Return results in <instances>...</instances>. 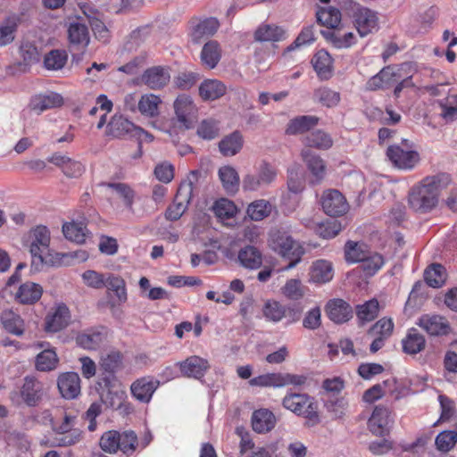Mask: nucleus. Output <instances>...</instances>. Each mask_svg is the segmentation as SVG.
<instances>
[{"instance_id": "f257e3e1", "label": "nucleus", "mask_w": 457, "mask_h": 457, "mask_svg": "<svg viewBox=\"0 0 457 457\" xmlns=\"http://www.w3.org/2000/svg\"><path fill=\"white\" fill-rule=\"evenodd\" d=\"M447 174L426 178L421 184L414 187L409 194V205L415 212L426 213L438 203L441 190L449 184Z\"/></svg>"}, {"instance_id": "f03ea898", "label": "nucleus", "mask_w": 457, "mask_h": 457, "mask_svg": "<svg viewBox=\"0 0 457 457\" xmlns=\"http://www.w3.org/2000/svg\"><path fill=\"white\" fill-rule=\"evenodd\" d=\"M29 238L32 269L38 271L44 265H55L60 262L59 258L54 260L50 253V232L46 226H37L31 229Z\"/></svg>"}, {"instance_id": "7ed1b4c3", "label": "nucleus", "mask_w": 457, "mask_h": 457, "mask_svg": "<svg viewBox=\"0 0 457 457\" xmlns=\"http://www.w3.org/2000/svg\"><path fill=\"white\" fill-rule=\"evenodd\" d=\"M269 245L281 257L289 260V263L285 266L284 270L295 268L304 254L303 247L282 229H272L270 232Z\"/></svg>"}, {"instance_id": "20e7f679", "label": "nucleus", "mask_w": 457, "mask_h": 457, "mask_svg": "<svg viewBox=\"0 0 457 457\" xmlns=\"http://www.w3.org/2000/svg\"><path fill=\"white\" fill-rule=\"evenodd\" d=\"M282 403L286 409L298 416L304 417L307 420L306 425L308 427L320 423L318 404L315 400L307 394H288L284 397Z\"/></svg>"}, {"instance_id": "39448f33", "label": "nucleus", "mask_w": 457, "mask_h": 457, "mask_svg": "<svg viewBox=\"0 0 457 457\" xmlns=\"http://www.w3.org/2000/svg\"><path fill=\"white\" fill-rule=\"evenodd\" d=\"M44 395L43 384L34 377L27 376L19 390H12L9 399L15 406L25 404L29 407L37 406Z\"/></svg>"}, {"instance_id": "423d86ee", "label": "nucleus", "mask_w": 457, "mask_h": 457, "mask_svg": "<svg viewBox=\"0 0 457 457\" xmlns=\"http://www.w3.org/2000/svg\"><path fill=\"white\" fill-rule=\"evenodd\" d=\"M200 174L199 170H192L188 179L179 185L175 195L174 204L169 206L166 210L165 217L167 220H178L183 215L193 196L194 182L198 180Z\"/></svg>"}, {"instance_id": "0eeeda50", "label": "nucleus", "mask_w": 457, "mask_h": 457, "mask_svg": "<svg viewBox=\"0 0 457 457\" xmlns=\"http://www.w3.org/2000/svg\"><path fill=\"white\" fill-rule=\"evenodd\" d=\"M179 127L184 129L194 128L197 118V108L192 98L187 95H179L173 104Z\"/></svg>"}, {"instance_id": "6e6552de", "label": "nucleus", "mask_w": 457, "mask_h": 457, "mask_svg": "<svg viewBox=\"0 0 457 457\" xmlns=\"http://www.w3.org/2000/svg\"><path fill=\"white\" fill-rule=\"evenodd\" d=\"M170 68L168 66L150 67L143 72L141 82L152 90L162 89L170 80Z\"/></svg>"}, {"instance_id": "1a4fd4ad", "label": "nucleus", "mask_w": 457, "mask_h": 457, "mask_svg": "<svg viewBox=\"0 0 457 457\" xmlns=\"http://www.w3.org/2000/svg\"><path fill=\"white\" fill-rule=\"evenodd\" d=\"M321 205L324 212L332 217L342 216L349 209L346 199L337 189H329L323 193Z\"/></svg>"}, {"instance_id": "9d476101", "label": "nucleus", "mask_w": 457, "mask_h": 457, "mask_svg": "<svg viewBox=\"0 0 457 457\" xmlns=\"http://www.w3.org/2000/svg\"><path fill=\"white\" fill-rule=\"evenodd\" d=\"M386 156L394 166L403 170L412 169L420 161L418 152L409 149L405 150L399 145H390L387 148Z\"/></svg>"}, {"instance_id": "9b49d317", "label": "nucleus", "mask_w": 457, "mask_h": 457, "mask_svg": "<svg viewBox=\"0 0 457 457\" xmlns=\"http://www.w3.org/2000/svg\"><path fill=\"white\" fill-rule=\"evenodd\" d=\"M220 28V21L214 17L195 20L192 22L190 38L194 44H200L212 37Z\"/></svg>"}, {"instance_id": "f8f14e48", "label": "nucleus", "mask_w": 457, "mask_h": 457, "mask_svg": "<svg viewBox=\"0 0 457 457\" xmlns=\"http://www.w3.org/2000/svg\"><path fill=\"white\" fill-rule=\"evenodd\" d=\"M325 312L328 319L336 324L345 323L353 316L352 306L341 298L329 300L325 305Z\"/></svg>"}, {"instance_id": "ddd939ff", "label": "nucleus", "mask_w": 457, "mask_h": 457, "mask_svg": "<svg viewBox=\"0 0 457 457\" xmlns=\"http://www.w3.org/2000/svg\"><path fill=\"white\" fill-rule=\"evenodd\" d=\"M108 133L114 137H122L127 135L140 137L145 130L122 115L115 114L108 123Z\"/></svg>"}, {"instance_id": "4468645a", "label": "nucleus", "mask_w": 457, "mask_h": 457, "mask_svg": "<svg viewBox=\"0 0 457 457\" xmlns=\"http://www.w3.org/2000/svg\"><path fill=\"white\" fill-rule=\"evenodd\" d=\"M68 38L71 52H84L90 42L89 31L87 25L79 21L71 22L68 28Z\"/></svg>"}, {"instance_id": "2eb2a0df", "label": "nucleus", "mask_w": 457, "mask_h": 457, "mask_svg": "<svg viewBox=\"0 0 457 457\" xmlns=\"http://www.w3.org/2000/svg\"><path fill=\"white\" fill-rule=\"evenodd\" d=\"M62 104L63 98L60 94L49 91L33 96L29 101V108L37 114H40L46 110L60 107Z\"/></svg>"}, {"instance_id": "dca6fc26", "label": "nucleus", "mask_w": 457, "mask_h": 457, "mask_svg": "<svg viewBox=\"0 0 457 457\" xmlns=\"http://www.w3.org/2000/svg\"><path fill=\"white\" fill-rule=\"evenodd\" d=\"M390 412L384 406H376L371 417L369 419L368 426L370 431L378 436H385L390 428Z\"/></svg>"}, {"instance_id": "f3484780", "label": "nucleus", "mask_w": 457, "mask_h": 457, "mask_svg": "<svg viewBox=\"0 0 457 457\" xmlns=\"http://www.w3.org/2000/svg\"><path fill=\"white\" fill-rule=\"evenodd\" d=\"M57 386L65 399H74L80 394V378L76 372H66L60 375Z\"/></svg>"}, {"instance_id": "a211bd4d", "label": "nucleus", "mask_w": 457, "mask_h": 457, "mask_svg": "<svg viewBox=\"0 0 457 457\" xmlns=\"http://www.w3.org/2000/svg\"><path fill=\"white\" fill-rule=\"evenodd\" d=\"M354 21L361 37H365L371 33L378 26L376 12L368 8L358 9L354 12Z\"/></svg>"}, {"instance_id": "6ab92c4d", "label": "nucleus", "mask_w": 457, "mask_h": 457, "mask_svg": "<svg viewBox=\"0 0 457 457\" xmlns=\"http://www.w3.org/2000/svg\"><path fill=\"white\" fill-rule=\"evenodd\" d=\"M159 383L148 378H141L134 381L130 386V391L135 399L140 403H147L152 399L154 391Z\"/></svg>"}, {"instance_id": "aec40b11", "label": "nucleus", "mask_w": 457, "mask_h": 457, "mask_svg": "<svg viewBox=\"0 0 457 457\" xmlns=\"http://www.w3.org/2000/svg\"><path fill=\"white\" fill-rule=\"evenodd\" d=\"M303 161L314 178L315 183H320L326 174V165L321 157L313 153L310 148H304L301 153Z\"/></svg>"}, {"instance_id": "412c9836", "label": "nucleus", "mask_w": 457, "mask_h": 457, "mask_svg": "<svg viewBox=\"0 0 457 457\" xmlns=\"http://www.w3.org/2000/svg\"><path fill=\"white\" fill-rule=\"evenodd\" d=\"M418 325L431 336L446 335L450 329L446 319L439 315H423Z\"/></svg>"}, {"instance_id": "4be33fe9", "label": "nucleus", "mask_w": 457, "mask_h": 457, "mask_svg": "<svg viewBox=\"0 0 457 457\" xmlns=\"http://www.w3.org/2000/svg\"><path fill=\"white\" fill-rule=\"evenodd\" d=\"M180 370L186 377L201 378L209 369L208 361L199 356H190L179 362Z\"/></svg>"}, {"instance_id": "5701e85b", "label": "nucleus", "mask_w": 457, "mask_h": 457, "mask_svg": "<svg viewBox=\"0 0 457 457\" xmlns=\"http://www.w3.org/2000/svg\"><path fill=\"white\" fill-rule=\"evenodd\" d=\"M71 320L70 311L65 304H60L52 314L46 318V329L50 332H58L66 328Z\"/></svg>"}, {"instance_id": "b1692460", "label": "nucleus", "mask_w": 457, "mask_h": 457, "mask_svg": "<svg viewBox=\"0 0 457 457\" xmlns=\"http://www.w3.org/2000/svg\"><path fill=\"white\" fill-rule=\"evenodd\" d=\"M42 294L43 288L39 284L28 281L19 287L15 300L21 304H34L41 298Z\"/></svg>"}, {"instance_id": "393cba45", "label": "nucleus", "mask_w": 457, "mask_h": 457, "mask_svg": "<svg viewBox=\"0 0 457 457\" xmlns=\"http://www.w3.org/2000/svg\"><path fill=\"white\" fill-rule=\"evenodd\" d=\"M105 339L104 328L87 329L76 337V343L87 350L98 348Z\"/></svg>"}, {"instance_id": "a878e982", "label": "nucleus", "mask_w": 457, "mask_h": 457, "mask_svg": "<svg viewBox=\"0 0 457 457\" xmlns=\"http://www.w3.org/2000/svg\"><path fill=\"white\" fill-rule=\"evenodd\" d=\"M1 323L4 328L10 334L21 337L25 331V322L23 319L12 310H4L0 316Z\"/></svg>"}, {"instance_id": "bb28decb", "label": "nucleus", "mask_w": 457, "mask_h": 457, "mask_svg": "<svg viewBox=\"0 0 457 457\" xmlns=\"http://www.w3.org/2000/svg\"><path fill=\"white\" fill-rule=\"evenodd\" d=\"M319 121V118L311 115L297 116L289 120L286 129L287 135L303 134L313 129Z\"/></svg>"}, {"instance_id": "cd10ccee", "label": "nucleus", "mask_w": 457, "mask_h": 457, "mask_svg": "<svg viewBox=\"0 0 457 457\" xmlns=\"http://www.w3.org/2000/svg\"><path fill=\"white\" fill-rule=\"evenodd\" d=\"M309 280L317 284H324L333 278L332 264L325 260L314 262L309 273Z\"/></svg>"}, {"instance_id": "c85d7f7f", "label": "nucleus", "mask_w": 457, "mask_h": 457, "mask_svg": "<svg viewBox=\"0 0 457 457\" xmlns=\"http://www.w3.org/2000/svg\"><path fill=\"white\" fill-rule=\"evenodd\" d=\"M276 423L274 414L266 409L254 411L252 415V427L257 433L270 431Z\"/></svg>"}, {"instance_id": "c756f323", "label": "nucleus", "mask_w": 457, "mask_h": 457, "mask_svg": "<svg viewBox=\"0 0 457 457\" xmlns=\"http://www.w3.org/2000/svg\"><path fill=\"white\" fill-rule=\"evenodd\" d=\"M403 351L407 354H417L423 351L426 346V340L422 334L416 328H411L406 337L402 340Z\"/></svg>"}, {"instance_id": "7c9ffc66", "label": "nucleus", "mask_w": 457, "mask_h": 457, "mask_svg": "<svg viewBox=\"0 0 457 457\" xmlns=\"http://www.w3.org/2000/svg\"><path fill=\"white\" fill-rule=\"evenodd\" d=\"M200 58L203 65L208 69L215 68L221 58L220 44L216 40L206 42L203 46Z\"/></svg>"}, {"instance_id": "2f4dec72", "label": "nucleus", "mask_w": 457, "mask_h": 457, "mask_svg": "<svg viewBox=\"0 0 457 457\" xmlns=\"http://www.w3.org/2000/svg\"><path fill=\"white\" fill-rule=\"evenodd\" d=\"M223 188L228 194H236L239 189L240 179L235 168L229 165L222 166L218 171Z\"/></svg>"}, {"instance_id": "473e14b6", "label": "nucleus", "mask_w": 457, "mask_h": 457, "mask_svg": "<svg viewBox=\"0 0 457 457\" xmlns=\"http://www.w3.org/2000/svg\"><path fill=\"white\" fill-rule=\"evenodd\" d=\"M447 278L445 268L440 263H432L424 271V279L428 286L439 288L445 285Z\"/></svg>"}, {"instance_id": "72a5a7b5", "label": "nucleus", "mask_w": 457, "mask_h": 457, "mask_svg": "<svg viewBox=\"0 0 457 457\" xmlns=\"http://www.w3.org/2000/svg\"><path fill=\"white\" fill-rule=\"evenodd\" d=\"M237 258L240 264L247 269H258L262 263L261 252L252 245H247L242 248L238 253Z\"/></svg>"}, {"instance_id": "f704fd0d", "label": "nucleus", "mask_w": 457, "mask_h": 457, "mask_svg": "<svg viewBox=\"0 0 457 457\" xmlns=\"http://www.w3.org/2000/svg\"><path fill=\"white\" fill-rule=\"evenodd\" d=\"M226 93V86L217 79H206L199 87V95L204 100H215Z\"/></svg>"}, {"instance_id": "c9c22d12", "label": "nucleus", "mask_w": 457, "mask_h": 457, "mask_svg": "<svg viewBox=\"0 0 457 457\" xmlns=\"http://www.w3.org/2000/svg\"><path fill=\"white\" fill-rule=\"evenodd\" d=\"M317 22L328 29H337L341 21V12L335 7H320L316 12Z\"/></svg>"}, {"instance_id": "e433bc0d", "label": "nucleus", "mask_w": 457, "mask_h": 457, "mask_svg": "<svg viewBox=\"0 0 457 457\" xmlns=\"http://www.w3.org/2000/svg\"><path fill=\"white\" fill-rule=\"evenodd\" d=\"M162 104L161 98L154 94H145L141 96L137 102V110L146 117H156L159 114V104Z\"/></svg>"}, {"instance_id": "4c0bfd02", "label": "nucleus", "mask_w": 457, "mask_h": 457, "mask_svg": "<svg viewBox=\"0 0 457 457\" xmlns=\"http://www.w3.org/2000/svg\"><path fill=\"white\" fill-rule=\"evenodd\" d=\"M379 303L377 299L367 301L363 304L356 307V316L359 320V326H363L366 322L372 321L378 315Z\"/></svg>"}, {"instance_id": "58836bf2", "label": "nucleus", "mask_w": 457, "mask_h": 457, "mask_svg": "<svg viewBox=\"0 0 457 457\" xmlns=\"http://www.w3.org/2000/svg\"><path fill=\"white\" fill-rule=\"evenodd\" d=\"M243 146V137L238 131H235L225 137L220 143V153L225 156L237 154Z\"/></svg>"}, {"instance_id": "ea45409f", "label": "nucleus", "mask_w": 457, "mask_h": 457, "mask_svg": "<svg viewBox=\"0 0 457 457\" xmlns=\"http://www.w3.org/2000/svg\"><path fill=\"white\" fill-rule=\"evenodd\" d=\"M106 187L112 189L122 199L125 207L129 212L134 213L133 204L136 196L135 191L126 183H107Z\"/></svg>"}, {"instance_id": "a19ab883", "label": "nucleus", "mask_w": 457, "mask_h": 457, "mask_svg": "<svg viewBox=\"0 0 457 457\" xmlns=\"http://www.w3.org/2000/svg\"><path fill=\"white\" fill-rule=\"evenodd\" d=\"M285 37V30L275 25H262L258 28L254 33L256 41L268 42V41H280Z\"/></svg>"}, {"instance_id": "79ce46f5", "label": "nucleus", "mask_w": 457, "mask_h": 457, "mask_svg": "<svg viewBox=\"0 0 457 457\" xmlns=\"http://www.w3.org/2000/svg\"><path fill=\"white\" fill-rule=\"evenodd\" d=\"M87 229L84 222L65 223L62 226V233L64 237L72 242L82 244L86 241Z\"/></svg>"}, {"instance_id": "37998d69", "label": "nucleus", "mask_w": 457, "mask_h": 457, "mask_svg": "<svg viewBox=\"0 0 457 457\" xmlns=\"http://www.w3.org/2000/svg\"><path fill=\"white\" fill-rule=\"evenodd\" d=\"M321 35L330 41L337 48H347L353 44L354 35L353 32L341 34L340 29L320 30Z\"/></svg>"}, {"instance_id": "c03bdc74", "label": "nucleus", "mask_w": 457, "mask_h": 457, "mask_svg": "<svg viewBox=\"0 0 457 457\" xmlns=\"http://www.w3.org/2000/svg\"><path fill=\"white\" fill-rule=\"evenodd\" d=\"M367 245L353 241H348L345 246V259L349 262H361L369 256Z\"/></svg>"}, {"instance_id": "a18cd8bd", "label": "nucleus", "mask_w": 457, "mask_h": 457, "mask_svg": "<svg viewBox=\"0 0 457 457\" xmlns=\"http://www.w3.org/2000/svg\"><path fill=\"white\" fill-rule=\"evenodd\" d=\"M312 64L317 74L322 79H328L331 72V57L326 51H319L312 59Z\"/></svg>"}, {"instance_id": "49530a36", "label": "nucleus", "mask_w": 457, "mask_h": 457, "mask_svg": "<svg viewBox=\"0 0 457 457\" xmlns=\"http://www.w3.org/2000/svg\"><path fill=\"white\" fill-rule=\"evenodd\" d=\"M287 188L294 194H298L304 188V177L298 164H294L287 170Z\"/></svg>"}, {"instance_id": "de8ad7c7", "label": "nucleus", "mask_w": 457, "mask_h": 457, "mask_svg": "<svg viewBox=\"0 0 457 457\" xmlns=\"http://www.w3.org/2000/svg\"><path fill=\"white\" fill-rule=\"evenodd\" d=\"M58 361L57 354L54 350H44L37 355L36 368L40 371H50L56 368Z\"/></svg>"}, {"instance_id": "09e8293b", "label": "nucleus", "mask_w": 457, "mask_h": 457, "mask_svg": "<svg viewBox=\"0 0 457 457\" xmlns=\"http://www.w3.org/2000/svg\"><path fill=\"white\" fill-rule=\"evenodd\" d=\"M120 432L117 430H108L104 432L99 439L100 448L107 453L113 454L119 451Z\"/></svg>"}, {"instance_id": "8fccbe9b", "label": "nucleus", "mask_w": 457, "mask_h": 457, "mask_svg": "<svg viewBox=\"0 0 457 457\" xmlns=\"http://www.w3.org/2000/svg\"><path fill=\"white\" fill-rule=\"evenodd\" d=\"M304 144L308 147H315L319 149H328L332 146V139L322 130H315L304 138Z\"/></svg>"}, {"instance_id": "3c124183", "label": "nucleus", "mask_w": 457, "mask_h": 457, "mask_svg": "<svg viewBox=\"0 0 457 457\" xmlns=\"http://www.w3.org/2000/svg\"><path fill=\"white\" fill-rule=\"evenodd\" d=\"M314 98L326 107H334L340 102V94L328 87H320L315 90Z\"/></svg>"}, {"instance_id": "603ef678", "label": "nucleus", "mask_w": 457, "mask_h": 457, "mask_svg": "<svg viewBox=\"0 0 457 457\" xmlns=\"http://www.w3.org/2000/svg\"><path fill=\"white\" fill-rule=\"evenodd\" d=\"M68 55L62 50H52L44 59L45 67L47 70L57 71L64 67L67 62Z\"/></svg>"}, {"instance_id": "864d4df0", "label": "nucleus", "mask_w": 457, "mask_h": 457, "mask_svg": "<svg viewBox=\"0 0 457 457\" xmlns=\"http://www.w3.org/2000/svg\"><path fill=\"white\" fill-rule=\"evenodd\" d=\"M271 205L266 200H258L247 207V214L253 220H262L270 215Z\"/></svg>"}, {"instance_id": "5fc2aeb1", "label": "nucleus", "mask_w": 457, "mask_h": 457, "mask_svg": "<svg viewBox=\"0 0 457 457\" xmlns=\"http://www.w3.org/2000/svg\"><path fill=\"white\" fill-rule=\"evenodd\" d=\"M18 22L15 18L7 19L0 25V47L11 44L15 38Z\"/></svg>"}, {"instance_id": "6e6d98bb", "label": "nucleus", "mask_w": 457, "mask_h": 457, "mask_svg": "<svg viewBox=\"0 0 457 457\" xmlns=\"http://www.w3.org/2000/svg\"><path fill=\"white\" fill-rule=\"evenodd\" d=\"M411 67V63L404 62L401 64L399 68H395L393 66L384 67L380 71V77L383 79V82L386 87L391 86L394 82L402 79L403 75L401 71L406 68L410 69Z\"/></svg>"}, {"instance_id": "4d7b16f0", "label": "nucleus", "mask_w": 457, "mask_h": 457, "mask_svg": "<svg viewBox=\"0 0 457 457\" xmlns=\"http://www.w3.org/2000/svg\"><path fill=\"white\" fill-rule=\"evenodd\" d=\"M384 265V258L381 254L369 252V256L361 262V269L366 276H373Z\"/></svg>"}, {"instance_id": "13d9d810", "label": "nucleus", "mask_w": 457, "mask_h": 457, "mask_svg": "<svg viewBox=\"0 0 457 457\" xmlns=\"http://www.w3.org/2000/svg\"><path fill=\"white\" fill-rule=\"evenodd\" d=\"M101 369L109 374L115 373L122 365V356L120 352H111L101 359Z\"/></svg>"}, {"instance_id": "bf43d9fd", "label": "nucleus", "mask_w": 457, "mask_h": 457, "mask_svg": "<svg viewBox=\"0 0 457 457\" xmlns=\"http://www.w3.org/2000/svg\"><path fill=\"white\" fill-rule=\"evenodd\" d=\"M120 438L119 445H120V447H119V450L127 455L132 454L138 445L136 433L132 430H125L121 433L120 432Z\"/></svg>"}, {"instance_id": "052dcab7", "label": "nucleus", "mask_w": 457, "mask_h": 457, "mask_svg": "<svg viewBox=\"0 0 457 457\" xmlns=\"http://www.w3.org/2000/svg\"><path fill=\"white\" fill-rule=\"evenodd\" d=\"M105 285L109 290L113 291L120 301L127 300V292L125 288V281L119 276L109 274L105 277Z\"/></svg>"}, {"instance_id": "680f3d73", "label": "nucleus", "mask_w": 457, "mask_h": 457, "mask_svg": "<svg viewBox=\"0 0 457 457\" xmlns=\"http://www.w3.org/2000/svg\"><path fill=\"white\" fill-rule=\"evenodd\" d=\"M287 309L278 302H267L263 307L264 317L273 322L280 321L286 316Z\"/></svg>"}, {"instance_id": "e2e57ef3", "label": "nucleus", "mask_w": 457, "mask_h": 457, "mask_svg": "<svg viewBox=\"0 0 457 457\" xmlns=\"http://www.w3.org/2000/svg\"><path fill=\"white\" fill-rule=\"evenodd\" d=\"M212 210L214 214L220 219L232 218L237 212V207L234 203L225 198L216 201Z\"/></svg>"}, {"instance_id": "0e129e2a", "label": "nucleus", "mask_w": 457, "mask_h": 457, "mask_svg": "<svg viewBox=\"0 0 457 457\" xmlns=\"http://www.w3.org/2000/svg\"><path fill=\"white\" fill-rule=\"evenodd\" d=\"M314 28L313 24L304 27L295 41L287 46V50L290 52L300 46L313 43L315 41Z\"/></svg>"}, {"instance_id": "69168bd1", "label": "nucleus", "mask_w": 457, "mask_h": 457, "mask_svg": "<svg viewBox=\"0 0 457 457\" xmlns=\"http://www.w3.org/2000/svg\"><path fill=\"white\" fill-rule=\"evenodd\" d=\"M457 443V432L453 430L443 431L437 435L436 445L438 450L450 451Z\"/></svg>"}, {"instance_id": "338daca9", "label": "nucleus", "mask_w": 457, "mask_h": 457, "mask_svg": "<svg viewBox=\"0 0 457 457\" xmlns=\"http://www.w3.org/2000/svg\"><path fill=\"white\" fill-rule=\"evenodd\" d=\"M196 132L203 139L212 140L219 136V128L215 120H204L198 126Z\"/></svg>"}, {"instance_id": "774afa93", "label": "nucleus", "mask_w": 457, "mask_h": 457, "mask_svg": "<svg viewBox=\"0 0 457 457\" xmlns=\"http://www.w3.org/2000/svg\"><path fill=\"white\" fill-rule=\"evenodd\" d=\"M443 110L442 116L447 120L457 119V95L449 96L444 102L440 103Z\"/></svg>"}]
</instances>
